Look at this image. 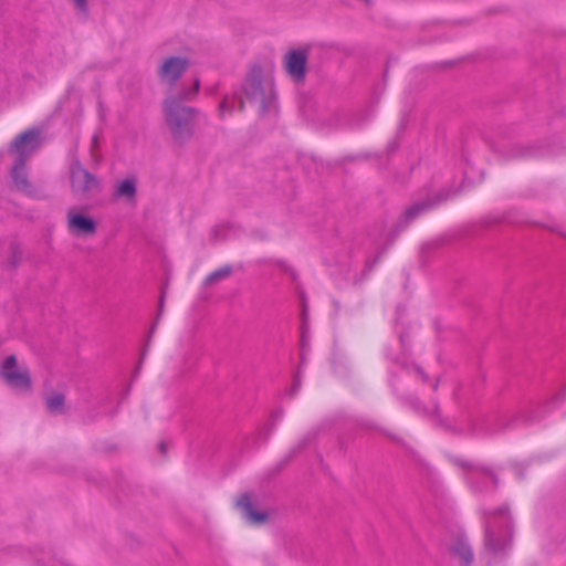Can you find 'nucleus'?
<instances>
[{
	"label": "nucleus",
	"instance_id": "nucleus-27",
	"mask_svg": "<svg viewBox=\"0 0 566 566\" xmlns=\"http://www.w3.org/2000/svg\"><path fill=\"white\" fill-rule=\"evenodd\" d=\"M161 307H163V300L159 303V311H161Z\"/></svg>",
	"mask_w": 566,
	"mask_h": 566
},
{
	"label": "nucleus",
	"instance_id": "nucleus-29",
	"mask_svg": "<svg viewBox=\"0 0 566 566\" xmlns=\"http://www.w3.org/2000/svg\"><path fill=\"white\" fill-rule=\"evenodd\" d=\"M363 1L366 2V3H369L370 0H363Z\"/></svg>",
	"mask_w": 566,
	"mask_h": 566
},
{
	"label": "nucleus",
	"instance_id": "nucleus-13",
	"mask_svg": "<svg viewBox=\"0 0 566 566\" xmlns=\"http://www.w3.org/2000/svg\"><path fill=\"white\" fill-rule=\"evenodd\" d=\"M237 506L242 511L243 516L253 524L263 523L266 520L265 513L255 512L252 507L250 497L248 495H242L237 501Z\"/></svg>",
	"mask_w": 566,
	"mask_h": 566
},
{
	"label": "nucleus",
	"instance_id": "nucleus-4",
	"mask_svg": "<svg viewBox=\"0 0 566 566\" xmlns=\"http://www.w3.org/2000/svg\"><path fill=\"white\" fill-rule=\"evenodd\" d=\"M70 181L72 192L77 197H87L101 190L99 179L77 160L70 167Z\"/></svg>",
	"mask_w": 566,
	"mask_h": 566
},
{
	"label": "nucleus",
	"instance_id": "nucleus-5",
	"mask_svg": "<svg viewBox=\"0 0 566 566\" xmlns=\"http://www.w3.org/2000/svg\"><path fill=\"white\" fill-rule=\"evenodd\" d=\"M1 377L10 387L18 390H30L31 378L28 368H19L14 355L8 356L1 366Z\"/></svg>",
	"mask_w": 566,
	"mask_h": 566
},
{
	"label": "nucleus",
	"instance_id": "nucleus-7",
	"mask_svg": "<svg viewBox=\"0 0 566 566\" xmlns=\"http://www.w3.org/2000/svg\"><path fill=\"white\" fill-rule=\"evenodd\" d=\"M283 63L286 73L295 83L303 82L306 75L307 50L296 49L286 52Z\"/></svg>",
	"mask_w": 566,
	"mask_h": 566
},
{
	"label": "nucleus",
	"instance_id": "nucleus-17",
	"mask_svg": "<svg viewBox=\"0 0 566 566\" xmlns=\"http://www.w3.org/2000/svg\"><path fill=\"white\" fill-rule=\"evenodd\" d=\"M232 273V268L230 265H224L212 273H210L206 279V284H213L220 280L228 277Z\"/></svg>",
	"mask_w": 566,
	"mask_h": 566
},
{
	"label": "nucleus",
	"instance_id": "nucleus-23",
	"mask_svg": "<svg viewBox=\"0 0 566 566\" xmlns=\"http://www.w3.org/2000/svg\"><path fill=\"white\" fill-rule=\"evenodd\" d=\"M485 476L491 479L494 483H496L495 476L492 472H485Z\"/></svg>",
	"mask_w": 566,
	"mask_h": 566
},
{
	"label": "nucleus",
	"instance_id": "nucleus-3",
	"mask_svg": "<svg viewBox=\"0 0 566 566\" xmlns=\"http://www.w3.org/2000/svg\"><path fill=\"white\" fill-rule=\"evenodd\" d=\"M243 91L247 98L258 105L261 114L275 108L276 94L271 78H264L260 67H254L245 78Z\"/></svg>",
	"mask_w": 566,
	"mask_h": 566
},
{
	"label": "nucleus",
	"instance_id": "nucleus-16",
	"mask_svg": "<svg viewBox=\"0 0 566 566\" xmlns=\"http://www.w3.org/2000/svg\"><path fill=\"white\" fill-rule=\"evenodd\" d=\"M436 202H431V201H422V202H418V203H415L413 206L409 207L406 212H405V219H407L408 221L409 220H412L415 219L417 216H419L422 211L429 209L430 207L434 206Z\"/></svg>",
	"mask_w": 566,
	"mask_h": 566
},
{
	"label": "nucleus",
	"instance_id": "nucleus-8",
	"mask_svg": "<svg viewBox=\"0 0 566 566\" xmlns=\"http://www.w3.org/2000/svg\"><path fill=\"white\" fill-rule=\"evenodd\" d=\"M188 67V59L181 56H170L163 61L158 69V75L163 82L175 84Z\"/></svg>",
	"mask_w": 566,
	"mask_h": 566
},
{
	"label": "nucleus",
	"instance_id": "nucleus-2",
	"mask_svg": "<svg viewBox=\"0 0 566 566\" xmlns=\"http://www.w3.org/2000/svg\"><path fill=\"white\" fill-rule=\"evenodd\" d=\"M485 548L494 555L505 554L511 546L512 518L506 506L485 514Z\"/></svg>",
	"mask_w": 566,
	"mask_h": 566
},
{
	"label": "nucleus",
	"instance_id": "nucleus-25",
	"mask_svg": "<svg viewBox=\"0 0 566 566\" xmlns=\"http://www.w3.org/2000/svg\"><path fill=\"white\" fill-rule=\"evenodd\" d=\"M97 143V136H94L93 137V145H95Z\"/></svg>",
	"mask_w": 566,
	"mask_h": 566
},
{
	"label": "nucleus",
	"instance_id": "nucleus-21",
	"mask_svg": "<svg viewBox=\"0 0 566 566\" xmlns=\"http://www.w3.org/2000/svg\"><path fill=\"white\" fill-rule=\"evenodd\" d=\"M157 448L159 450V452L161 453V455H165L166 452H167V443L165 441H159L158 444H157Z\"/></svg>",
	"mask_w": 566,
	"mask_h": 566
},
{
	"label": "nucleus",
	"instance_id": "nucleus-18",
	"mask_svg": "<svg viewBox=\"0 0 566 566\" xmlns=\"http://www.w3.org/2000/svg\"><path fill=\"white\" fill-rule=\"evenodd\" d=\"M21 260H22V251L19 245L13 244L11 247V254L7 262V266L11 270H14L21 263Z\"/></svg>",
	"mask_w": 566,
	"mask_h": 566
},
{
	"label": "nucleus",
	"instance_id": "nucleus-12",
	"mask_svg": "<svg viewBox=\"0 0 566 566\" xmlns=\"http://www.w3.org/2000/svg\"><path fill=\"white\" fill-rule=\"evenodd\" d=\"M137 196V185L136 180L134 179H125L117 184L114 192L113 198L115 200H125L127 202L135 201Z\"/></svg>",
	"mask_w": 566,
	"mask_h": 566
},
{
	"label": "nucleus",
	"instance_id": "nucleus-26",
	"mask_svg": "<svg viewBox=\"0 0 566 566\" xmlns=\"http://www.w3.org/2000/svg\"><path fill=\"white\" fill-rule=\"evenodd\" d=\"M243 106H244L243 101H240V108L242 109V108H243Z\"/></svg>",
	"mask_w": 566,
	"mask_h": 566
},
{
	"label": "nucleus",
	"instance_id": "nucleus-6",
	"mask_svg": "<svg viewBox=\"0 0 566 566\" xmlns=\"http://www.w3.org/2000/svg\"><path fill=\"white\" fill-rule=\"evenodd\" d=\"M40 147V132L31 128L18 135L10 145V153L28 160Z\"/></svg>",
	"mask_w": 566,
	"mask_h": 566
},
{
	"label": "nucleus",
	"instance_id": "nucleus-19",
	"mask_svg": "<svg viewBox=\"0 0 566 566\" xmlns=\"http://www.w3.org/2000/svg\"><path fill=\"white\" fill-rule=\"evenodd\" d=\"M227 112H231V106L229 104V99L226 97L219 105L220 117H223Z\"/></svg>",
	"mask_w": 566,
	"mask_h": 566
},
{
	"label": "nucleus",
	"instance_id": "nucleus-1",
	"mask_svg": "<svg viewBox=\"0 0 566 566\" xmlns=\"http://www.w3.org/2000/svg\"><path fill=\"white\" fill-rule=\"evenodd\" d=\"M198 111L176 101L175 97H166L164 102V116L174 142L185 145L193 136L195 120Z\"/></svg>",
	"mask_w": 566,
	"mask_h": 566
},
{
	"label": "nucleus",
	"instance_id": "nucleus-24",
	"mask_svg": "<svg viewBox=\"0 0 566 566\" xmlns=\"http://www.w3.org/2000/svg\"><path fill=\"white\" fill-rule=\"evenodd\" d=\"M416 371L423 378V380L427 379L426 375L423 374L422 369L419 367H416Z\"/></svg>",
	"mask_w": 566,
	"mask_h": 566
},
{
	"label": "nucleus",
	"instance_id": "nucleus-22",
	"mask_svg": "<svg viewBox=\"0 0 566 566\" xmlns=\"http://www.w3.org/2000/svg\"><path fill=\"white\" fill-rule=\"evenodd\" d=\"M300 386H301L300 379L296 378L294 380L291 395H294L298 390Z\"/></svg>",
	"mask_w": 566,
	"mask_h": 566
},
{
	"label": "nucleus",
	"instance_id": "nucleus-10",
	"mask_svg": "<svg viewBox=\"0 0 566 566\" xmlns=\"http://www.w3.org/2000/svg\"><path fill=\"white\" fill-rule=\"evenodd\" d=\"M453 556L459 557L464 566H470L473 560V552L462 536H459L452 541L449 547Z\"/></svg>",
	"mask_w": 566,
	"mask_h": 566
},
{
	"label": "nucleus",
	"instance_id": "nucleus-14",
	"mask_svg": "<svg viewBox=\"0 0 566 566\" xmlns=\"http://www.w3.org/2000/svg\"><path fill=\"white\" fill-rule=\"evenodd\" d=\"M200 88V81L196 78L191 86H184L180 90L171 91L167 97H175L177 102H191L196 98Z\"/></svg>",
	"mask_w": 566,
	"mask_h": 566
},
{
	"label": "nucleus",
	"instance_id": "nucleus-20",
	"mask_svg": "<svg viewBox=\"0 0 566 566\" xmlns=\"http://www.w3.org/2000/svg\"><path fill=\"white\" fill-rule=\"evenodd\" d=\"M75 8L83 13L87 12V3L86 0H72Z\"/></svg>",
	"mask_w": 566,
	"mask_h": 566
},
{
	"label": "nucleus",
	"instance_id": "nucleus-11",
	"mask_svg": "<svg viewBox=\"0 0 566 566\" xmlns=\"http://www.w3.org/2000/svg\"><path fill=\"white\" fill-rule=\"evenodd\" d=\"M11 176L15 187L21 191H28L30 184L27 174V161L22 158H15L11 169Z\"/></svg>",
	"mask_w": 566,
	"mask_h": 566
},
{
	"label": "nucleus",
	"instance_id": "nucleus-9",
	"mask_svg": "<svg viewBox=\"0 0 566 566\" xmlns=\"http://www.w3.org/2000/svg\"><path fill=\"white\" fill-rule=\"evenodd\" d=\"M67 230L73 235H88L96 231L95 221L85 214L70 209L66 214Z\"/></svg>",
	"mask_w": 566,
	"mask_h": 566
},
{
	"label": "nucleus",
	"instance_id": "nucleus-15",
	"mask_svg": "<svg viewBox=\"0 0 566 566\" xmlns=\"http://www.w3.org/2000/svg\"><path fill=\"white\" fill-rule=\"evenodd\" d=\"M65 397L61 392H53L45 399V406L51 413L64 412Z\"/></svg>",
	"mask_w": 566,
	"mask_h": 566
},
{
	"label": "nucleus",
	"instance_id": "nucleus-28",
	"mask_svg": "<svg viewBox=\"0 0 566 566\" xmlns=\"http://www.w3.org/2000/svg\"><path fill=\"white\" fill-rule=\"evenodd\" d=\"M218 231H219L218 229H214L213 234L217 235Z\"/></svg>",
	"mask_w": 566,
	"mask_h": 566
}]
</instances>
